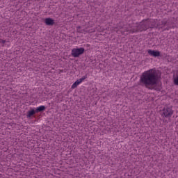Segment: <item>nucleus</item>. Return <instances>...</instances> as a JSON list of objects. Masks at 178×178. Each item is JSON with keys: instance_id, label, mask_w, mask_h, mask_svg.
<instances>
[{"instance_id": "1", "label": "nucleus", "mask_w": 178, "mask_h": 178, "mask_svg": "<svg viewBox=\"0 0 178 178\" xmlns=\"http://www.w3.org/2000/svg\"><path fill=\"white\" fill-rule=\"evenodd\" d=\"M159 81V75L156 69L152 68L145 71L140 76L139 84L145 88H151L153 86H156Z\"/></svg>"}, {"instance_id": "2", "label": "nucleus", "mask_w": 178, "mask_h": 178, "mask_svg": "<svg viewBox=\"0 0 178 178\" xmlns=\"http://www.w3.org/2000/svg\"><path fill=\"white\" fill-rule=\"evenodd\" d=\"M166 24L167 22L165 19L159 21H158V19H146L140 22L136 29H127L125 31L128 33L145 31V30H147V29H149V27L150 29H154V27H156L157 29H163V27H166Z\"/></svg>"}, {"instance_id": "3", "label": "nucleus", "mask_w": 178, "mask_h": 178, "mask_svg": "<svg viewBox=\"0 0 178 178\" xmlns=\"http://www.w3.org/2000/svg\"><path fill=\"white\" fill-rule=\"evenodd\" d=\"M84 48L83 47H80V48H74L72 50V53L71 55L74 57V58H79V56H80V55H83V54H84Z\"/></svg>"}, {"instance_id": "4", "label": "nucleus", "mask_w": 178, "mask_h": 178, "mask_svg": "<svg viewBox=\"0 0 178 178\" xmlns=\"http://www.w3.org/2000/svg\"><path fill=\"white\" fill-rule=\"evenodd\" d=\"M161 115L165 118H172V115H173V110H172V108L170 107H165L163 108Z\"/></svg>"}, {"instance_id": "5", "label": "nucleus", "mask_w": 178, "mask_h": 178, "mask_svg": "<svg viewBox=\"0 0 178 178\" xmlns=\"http://www.w3.org/2000/svg\"><path fill=\"white\" fill-rule=\"evenodd\" d=\"M86 79H87V75H84L83 76H82L81 79L76 80L72 86L71 88H72V90H74V88H77L78 86H80V84H81L82 81H84L86 80Z\"/></svg>"}, {"instance_id": "6", "label": "nucleus", "mask_w": 178, "mask_h": 178, "mask_svg": "<svg viewBox=\"0 0 178 178\" xmlns=\"http://www.w3.org/2000/svg\"><path fill=\"white\" fill-rule=\"evenodd\" d=\"M122 29L124 28H121V27H108V30H109L111 33H113V31H116L118 34H119V31H120V33H122V34H124V31H123Z\"/></svg>"}, {"instance_id": "7", "label": "nucleus", "mask_w": 178, "mask_h": 178, "mask_svg": "<svg viewBox=\"0 0 178 178\" xmlns=\"http://www.w3.org/2000/svg\"><path fill=\"white\" fill-rule=\"evenodd\" d=\"M147 54L150 55V56H154V58L161 56V52L155 50L148 49Z\"/></svg>"}, {"instance_id": "8", "label": "nucleus", "mask_w": 178, "mask_h": 178, "mask_svg": "<svg viewBox=\"0 0 178 178\" xmlns=\"http://www.w3.org/2000/svg\"><path fill=\"white\" fill-rule=\"evenodd\" d=\"M44 23L47 26H54L55 24V21L52 18H46L44 19Z\"/></svg>"}, {"instance_id": "9", "label": "nucleus", "mask_w": 178, "mask_h": 178, "mask_svg": "<svg viewBox=\"0 0 178 178\" xmlns=\"http://www.w3.org/2000/svg\"><path fill=\"white\" fill-rule=\"evenodd\" d=\"M77 33H94L95 31V29H93L92 31H87L86 29H82L81 26H78L76 28Z\"/></svg>"}, {"instance_id": "10", "label": "nucleus", "mask_w": 178, "mask_h": 178, "mask_svg": "<svg viewBox=\"0 0 178 178\" xmlns=\"http://www.w3.org/2000/svg\"><path fill=\"white\" fill-rule=\"evenodd\" d=\"M36 113H37L36 111H34V109H32L27 113L26 118H31V116H33V115H35Z\"/></svg>"}, {"instance_id": "11", "label": "nucleus", "mask_w": 178, "mask_h": 178, "mask_svg": "<svg viewBox=\"0 0 178 178\" xmlns=\"http://www.w3.org/2000/svg\"><path fill=\"white\" fill-rule=\"evenodd\" d=\"M45 109V106H40L39 107H37L36 108V113L38 112H42V111H44Z\"/></svg>"}, {"instance_id": "12", "label": "nucleus", "mask_w": 178, "mask_h": 178, "mask_svg": "<svg viewBox=\"0 0 178 178\" xmlns=\"http://www.w3.org/2000/svg\"><path fill=\"white\" fill-rule=\"evenodd\" d=\"M174 86H178V75L173 78Z\"/></svg>"}, {"instance_id": "13", "label": "nucleus", "mask_w": 178, "mask_h": 178, "mask_svg": "<svg viewBox=\"0 0 178 178\" xmlns=\"http://www.w3.org/2000/svg\"><path fill=\"white\" fill-rule=\"evenodd\" d=\"M97 31H99V32L104 31V29H102V27H100V29H97Z\"/></svg>"}, {"instance_id": "14", "label": "nucleus", "mask_w": 178, "mask_h": 178, "mask_svg": "<svg viewBox=\"0 0 178 178\" xmlns=\"http://www.w3.org/2000/svg\"><path fill=\"white\" fill-rule=\"evenodd\" d=\"M1 42L2 44H5V42H6V40H1Z\"/></svg>"}, {"instance_id": "15", "label": "nucleus", "mask_w": 178, "mask_h": 178, "mask_svg": "<svg viewBox=\"0 0 178 178\" xmlns=\"http://www.w3.org/2000/svg\"><path fill=\"white\" fill-rule=\"evenodd\" d=\"M170 27L171 26H168L165 29H166V30H169V29H170Z\"/></svg>"}]
</instances>
